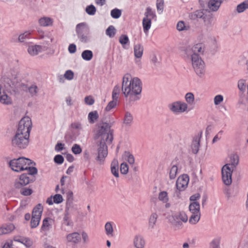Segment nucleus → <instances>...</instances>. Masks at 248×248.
<instances>
[{"instance_id":"4d7b16f0","label":"nucleus","mask_w":248,"mask_h":248,"mask_svg":"<svg viewBox=\"0 0 248 248\" xmlns=\"http://www.w3.org/2000/svg\"><path fill=\"white\" fill-rule=\"evenodd\" d=\"M129 42V38L126 35H121L119 37V42L122 45L126 44Z\"/></svg>"},{"instance_id":"e2e57ef3","label":"nucleus","mask_w":248,"mask_h":248,"mask_svg":"<svg viewBox=\"0 0 248 248\" xmlns=\"http://www.w3.org/2000/svg\"><path fill=\"white\" fill-rule=\"evenodd\" d=\"M32 189L28 188H24L21 189L20 193L24 196H29L32 194Z\"/></svg>"},{"instance_id":"0e129e2a","label":"nucleus","mask_w":248,"mask_h":248,"mask_svg":"<svg viewBox=\"0 0 248 248\" xmlns=\"http://www.w3.org/2000/svg\"><path fill=\"white\" fill-rule=\"evenodd\" d=\"M63 201L62 197L60 194H56L53 197V202L55 203H60Z\"/></svg>"},{"instance_id":"4be33fe9","label":"nucleus","mask_w":248,"mask_h":248,"mask_svg":"<svg viewBox=\"0 0 248 248\" xmlns=\"http://www.w3.org/2000/svg\"><path fill=\"white\" fill-rule=\"evenodd\" d=\"M134 55L137 58H140L143 52V47L140 44L134 45Z\"/></svg>"},{"instance_id":"473e14b6","label":"nucleus","mask_w":248,"mask_h":248,"mask_svg":"<svg viewBox=\"0 0 248 248\" xmlns=\"http://www.w3.org/2000/svg\"><path fill=\"white\" fill-rule=\"evenodd\" d=\"M248 9V0H246L240 4H238L236 7V11L238 13L243 12L246 9Z\"/></svg>"},{"instance_id":"423d86ee","label":"nucleus","mask_w":248,"mask_h":248,"mask_svg":"<svg viewBox=\"0 0 248 248\" xmlns=\"http://www.w3.org/2000/svg\"><path fill=\"white\" fill-rule=\"evenodd\" d=\"M190 57L192 67L196 74L200 77H203L205 72L203 61L198 54L192 55V57Z\"/></svg>"},{"instance_id":"f03ea898","label":"nucleus","mask_w":248,"mask_h":248,"mask_svg":"<svg viewBox=\"0 0 248 248\" xmlns=\"http://www.w3.org/2000/svg\"><path fill=\"white\" fill-rule=\"evenodd\" d=\"M142 90L141 82L138 78H132L126 74L123 78L122 91L125 97H131L140 93Z\"/></svg>"},{"instance_id":"f257e3e1","label":"nucleus","mask_w":248,"mask_h":248,"mask_svg":"<svg viewBox=\"0 0 248 248\" xmlns=\"http://www.w3.org/2000/svg\"><path fill=\"white\" fill-rule=\"evenodd\" d=\"M93 138L97 146L96 160L103 164L108 153L107 145L111 144L113 139L111 125L107 123L100 124L94 131Z\"/></svg>"},{"instance_id":"c03bdc74","label":"nucleus","mask_w":248,"mask_h":248,"mask_svg":"<svg viewBox=\"0 0 248 248\" xmlns=\"http://www.w3.org/2000/svg\"><path fill=\"white\" fill-rule=\"evenodd\" d=\"M41 218L32 217L31 221V228L37 227L40 221Z\"/></svg>"},{"instance_id":"f3484780","label":"nucleus","mask_w":248,"mask_h":248,"mask_svg":"<svg viewBox=\"0 0 248 248\" xmlns=\"http://www.w3.org/2000/svg\"><path fill=\"white\" fill-rule=\"evenodd\" d=\"M15 229V225L12 223H6L0 225V235L10 233Z\"/></svg>"},{"instance_id":"2eb2a0df","label":"nucleus","mask_w":248,"mask_h":248,"mask_svg":"<svg viewBox=\"0 0 248 248\" xmlns=\"http://www.w3.org/2000/svg\"><path fill=\"white\" fill-rule=\"evenodd\" d=\"M204 48L203 45L199 43L193 46L192 47H187L186 50V53L187 56L192 57V55L195 54H198V53H202L204 51Z\"/></svg>"},{"instance_id":"f8f14e48","label":"nucleus","mask_w":248,"mask_h":248,"mask_svg":"<svg viewBox=\"0 0 248 248\" xmlns=\"http://www.w3.org/2000/svg\"><path fill=\"white\" fill-rule=\"evenodd\" d=\"M33 174H29L28 173H23L20 176L19 178L16 180L15 182V187L16 188H20L23 186H26L29 184L32 180L30 177L29 175H33Z\"/></svg>"},{"instance_id":"37998d69","label":"nucleus","mask_w":248,"mask_h":248,"mask_svg":"<svg viewBox=\"0 0 248 248\" xmlns=\"http://www.w3.org/2000/svg\"><path fill=\"white\" fill-rule=\"evenodd\" d=\"M120 93V88L118 85H116L113 90L112 97V99H118L119 95Z\"/></svg>"},{"instance_id":"7ed1b4c3","label":"nucleus","mask_w":248,"mask_h":248,"mask_svg":"<svg viewBox=\"0 0 248 248\" xmlns=\"http://www.w3.org/2000/svg\"><path fill=\"white\" fill-rule=\"evenodd\" d=\"M32 163L31 160L25 157H19L10 161L9 165L11 169L15 171H21L27 170L29 174H36L37 169L35 167H30Z\"/></svg>"},{"instance_id":"603ef678","label":"nucleus","mask_w":248,"mask_h":248,"mask_svg":"<svg viewBox=\"0 0 248 248\" xmlns=\"http://www.w3.org/2000/svg\"><path fill=\"white\" fill-rule=\"evenodd\" d=\"M111 16L114 18H118L121 16V11L118 9H114L111 10Z\"/></svg>"},{"instance_id":"c9c22d12","label":"nucleus","mask_w":248,"mask_h":248,"mask_svg":"<svg viewBox=\"0 0 248 248\" xmlns=\"http://www.w3.org/2000/svg\"><path fill=\"white\" fill-rule=\"evenodd\" d=\"M105 231L106 232V234L108 236H113V229L112 227V225L111 222H108L106 223L105 226Z\"/></svg>"},{"instance_id":"69168bd1","label":"nucleus","mask_w":248,"mask_h":248,"mask_svg":"<svg viewBox=\"0 0 248 248\" xmlns=\"http://www.w3.org/2000/svg\"><path fill=\"white\" fill-rule=\"evenodd\" d=\"M54 160L55 163L61 164L63 162L64 159L62 155H58L54 157Z\"/></svg>"},{"instance_id":"680f3d73","label":"nucleus","mask_w":248,"mask_h":248,"mask_svg":"<svg viewBox=\"0 0 248 248\" xmlns=\"http://www.w3.org/2000/svg\"><path fill=\"white\" fill-rule=\"evenodd\" d=\"M84 101L85 103L88 105H92L94 103V100L93 98L91 95L85 97L84 98Z\"/></svg>"},{"instance_id":"49530a36","label":"nucleus","mask_w":248,"mask_h":248,"mask_svg":"<svg viewBox=\"0 0 248 248\" xmlns=\"http://www.w3.org/2000/svg\"><path fill=\"white\" fill-rule=\"evenodd\" d=\"M203 21L205 25L210 26L212 24L213 18L210 15H205L203 17Z\"/></svg>"},{"instance_id":"5fc2aeb1","label":"nucleus","mask_w":248,"mask_h":248,"mask_svg":"<svg viewBox=\"0 0 248 248\" xmlns=\"http://www.w3.org/2000/svg\"><path fill=\"white\" fill-rule=\"evenodd\" d=\"M120 171L121 173L126 174L128 171V166L126 163H123L120 166Z\"/></svg>"},{"instance_id":"20e7f679","label":"nucleus","mask_w":248,"mask_h":248,"mask_svg":"<svg viewBox=\"0 0 248 248\" xmlns=\"http://www.w3.org/2000/svg\"><path fill=\"white\" fill-rule=\"evenodd\" d=\"M238 156L233 155L230 157V163L224 165L222 168V179L225 185L229 186L232 184V172L238 164Z\"/></svg>"},{"instance_id":"c85d7f7f","label":"nucleus","mask_w":248,"mask_h":248,"mask_svg":"<svg viewBox=\"0 0 248 248\" xmlns=\"http://www.w3.org/2000/svg\"><path fill=\"white\" fill-rule=\"evenodd\" d=\"M99 116L97 111L90 112L88 116L89 122L90 124L94 123L98 119Z\"/></svg>"},{"instance_id":"c756f323","label":"nucleus","mask_w":248,"mask_h":248,"mask_svg":"<svg viewBox=\"0 0 248 248\" xmlns=\"http://www.w3.org/2000/svg\"><path fill=\"white\" fill-rule=\"evenodd\" d=\"M185 99L187 105H192L194 104L195 96L192 93H186L185 96Z\"/></svg>"},{"instance_id":"09e8293b","label":"nucleus","mask_w":248,"mask_h":248,"mask_svg":"<svg viewBox=\"0 0 248 248\" xmlns=\"http://www.w3.org/2000/svg\"><path fill=\"white\" fill-rule=\"evenodd\" d=\"M96 11V8L93 5H90L86 8V12L89 15H94Z\"/></svg>"},{"instance_id":"72a5a7b5","label":"nucleus","mask_w":248,"mask_h":248,"mask_svg":"<svg viewBox=\"0 0 248 248\" xmlns=\"http://www.w3.org/2000/svg\"><path fill=\"white\" fill-rule=\"evenodd\" d=\"M81 57L84 60L90 61L93 57V53L91 50H86L82 52Z\"/></svg>"},{"instance_id":"58836bf2","label":"nucleus","mask_w":248,"mask_h":248,"mask_svg":"<svg viewBox=\"0 0 248 248\" xmlns=\"http://www.w3.org/2000/svg\"><path fill=\"white\" fill-rule=\"evenodd\" d=\"M178 171V168L176 166L173 165L170 169L169 172V177L170 179L175 178Z\"/></svg>"},{"instance_id":"bb28decb","label":"nucleus","mask_w":248,"mask_h":248,"mask_svg":"<svg viewBox=\"0 0 248 248\" xmlns=\"http://www.w3.org/2000/svg\"><path fill=\"white\" fill-rule=\"evenodd\" d=\"M158 218V215L156 213H153L149 217V228L150 229H153L157 221Z\"/></svg>"},{"instance_id":"dca6fc26","label":"nucleus","mask_w":248,"mask_h":248,"mask_svg":"<svg viewBox=\"0 0 248 248\" xmlns=\"http://www.w3.org/2000/svg\"><path fill=\"white\" fill-rule=\"evenodd\" d=\"M0 85L2 87L3 91L8 93H11L15 88L13 82L9 78H4Z\"/></svg>"},{"instance_id":"a878e982","label":"nucleus","mask_w":248,"mask_h":248,"mask_svg":"<svg viewBox=\"0 0 248 248\" xmlns=\"http://www.w3.org/2000/svg\"><path fill=\"white\" fill-rule=\"evenodd\" d=\"M39 23L41 26H48L52 25L53 20L48 17H43L39 19Z\"/></svg>"},{"instance_id":"9d476101","label":"nucleus","mask_w":248,"mask_h":248,"mask_svg":"<svg viewBox=\"0 0 248 248\" xmlns=\"http://www.w3.org/2000/svg\"><path fill=\"white\" fill-rule=\"evenodd\" d=\"M189 182V177L186 174H183L180 176L176 183L177 190L175 194L177 197H179L180 191H184L187 187Z\"/></svg>"},{"instance_id":"5701e85b","label":"nucleus","mask_w":248,"mask_h":248,"mask_svg":"<svg viewBox=\"0 0 248 248\" xmlns=\"http://www.w3.org/2000/svg\"><path fill=\"white\" fill-rule=\"evenodd\" d=\"M200 208L198 202H191L189 205V209L191 214H200Z\"/></svg>"},{"instance_id":"774afa93","label":"nucleus","mask_w":248,"mask_h":248,"mask_svg":"<svg viewBox=\"0 0 248 248\" xmlns=\"http://www.w3.org/2000/svg\"><path fill=\"white\" fill-rule=\"evenodd\" d=\"M30 35V33L28 32H25L24 33L21 34L18 36V41L20 42H23L24 41V40L28 37Z\"/></svg>"},{"instance_id":"79ce46f5","label":"nucleus","mask_w":248,"mask_h":248,"mask_svg":"<svg viewBox=\"0 0 248 248\" xmlns=\"http://www.w3.org/2000/svg\"><path fill=\"white\" fill-rule=\"evenodd\" d=\"M28 90L31 96H34L37 95L38 89L36 85H32L29 88Z\"/></svg>"},{"instance_id":"ea45409f","label":"nucleus","mask_w":248,"mask_h":248,"mask_svg":"<svg viewBox=\"0 0 248 248\" xmlns=\"http://www.w3.org/2000/svg\"><path fill=\"white\" fill-rule=\"evenodd\" d=\"M116 29L113 26H109L106 30V34L109 37H113L116 34Z\"/></svg>"},{"instance_id":"cd10ccee","label":"nucleus","mask_w":248,"mask_h":248,"mask_svg":"<svg viewBox=\"0 0 248 248\" xmlns=\"http://www.w3.org/2000/svg\"><path fill=\"white\" fill-rule=\"evenodd\" d=\"M151 18H147V17H144L142 20V26L143 31L145 33H147L151 26Z\"/></svg>"},{"instance_id":"a18cd8bd","label":"nucleus","mask_w":248,"mask_h":248,"mask_svg":"<svg viewBox=\"0 0 248 248\" xmlns=\"http://www.w3.org/2000/svg\"><path fill=\"white\" fill-rule=\"evenodd\" d=\"M177 29L179 31L187 30L189 29V26H186L183 21H180L177 24Z\"/></svg>"},{"instance_id":"7c9ffc66","label":"nucleus","mask_w":248,"mask_h":248,"mask_svg":"<svg viewBox=\"0 0 248 248\" xmlns=\"http://www.w3.org/2000/svg\"><path fill=\"white\" fill-rule=\"evenodd\" d=\"M199 146L200 139L198 138H196L193 140L191 144V149L193 154H196L198 152Z\"/></svg>"},{"instance_id":"de8ad7c7","label":"nucleus","mask_w":248,"mask_h":248,"mask_svg":"<svg viewBox=\"0 0 248 248\" xmlns=\"http://www.w3.org/2000/svg\"><path fill=\"white\" fill-rule=\"evenodd\" d=\"M144 15H145L144 17H147V18H151V19H152L155 16V13L152 11V9L149 7L147 8L146 11Z\"/></svg>"},{"instance_id":"864d4df0","label":"nucleus","mask_w":248,"mask_h":248,"mask_svg":"<svg viewBox=\"0 0 248 248\" xmlns=\"http://www.w3.org/2000/svg\"><path fill=\"white\" fill-rule=\"evenodd\" d=\"M238 87L241 91L244 92L246 87V80L244 79L239 80L238 82Z\"/></svg>"},{"instance_id":"6e6d98bb","label":"nucleus","mask_w":248,"mask_h":248,"mask_svg":"<svg viewBox=\"0 0 248 248\" xmlns=\"http://www.w3.org/2000/svg\"><path fill=\"white\" fill-rule=\"evenodd\" d=\"M205 15L203 14V12L201 10H197L194 12L193 15H192V17L194 18H202L203 19V17Z\"/></svg>"},{"instance_id":"e433bc0d","label":"nucleus","mask_w":248,"mask_h":248,"mask_svg":"<svg viewBox=\"0 0 248 248\" xmlns=\"http://www.w3.org/2000/svg\"><path fill=\"white\" fill-rule=\"evenodd\" d=\"M69 209H66L65 210V213L63 218V223L62 224L63 225H65L66 226H72L73 223L71 221V219H70V217H69V214L68 212V210Z\"/></svg>"},{"instance_id":"ddd939ff","label":"nucleus","mask_w":248,"mask_h":248,"mask_svg":"<svg viewBox=\"0 0 248 248\" xmlns=\"http://www.w3.org/2000/svg\"><path fill=\"white\" fill-rule=\"evenodd\" d=\"M81 235L77 232H74L67 234L65 236V242L66 244L77 245L81 241Z\"/></svg>"},{"instance_id":"412c9836","label":"nucleus","mask_w":248,"mask_h":248,"mask_svg":"<svg viewBox=\"0 0 248 248\" xmlns=\"http://www.w3.org/2000/svg\"><path fill=\"white\" fill-rule=\"evenodd\" d=\"M43 211V206L41 204H38L33 209L32 217L41 218Z\"/></svg>"},{"instance_id":"052dcab7","label":"nucleus","mask_w":248,"mask_h":248,"mask_svg":"<svg viewBox=\"0 0 248 248\" xmlns=\"http://www.w3.org/2000/svg\"><path fill=\"white\" fill-rule=\"evenodd\" d=\"M64 77L68 80H72L74 78V73L71 70H67L64 75Z\"/></svg>"},{"instance_id":"9b49d317","label":"nucleus","mask_w":248,"mask_h":248,"mask_svg":"<svg viewBox=\"0 0 248 248\" xmlns=\"http://www.w3.org/2000/svg\"><path fill=\"white\" fill-rule=\"evenodd\" d=\"M169 108L174 113H181L187 111L188 106L186 102L178 101L170 104Z\"/></svg>"},{"instance_id":"13d9d810","label":"nucleus","mask_w":248,"mask_h":248,"mask_svg":"<svg viewBox=\"0 0 248 248\" xmlns=\"http://www.w3.org/2000/svg\"><path fill=\"white\" fill-rule=\"evenodd\" d=\"M73 201V193L72 192L69 191L67 194V202L66 203V209H69L70 204Z\"/></svg>"},{"instance_id":"1a4fd4ad","label":"nucleus","mask_w":248,"mask_h":248,"mask_svg":"<svg viewBox=\"0 0 248 248\" xmlns=\"http://www.w3.org/2000/svg\"><path fill=\"white\" fill-rule=\"evenodd\" d=\"M31 126V118L29 117H24L19 121L16 132L30 135Z\"/></svg>"},{"instance_id":"6e6552de","label":"nucleus","mask_w":248,"mask_h":248,"mask_svg":"<svg viewBox=\"0 0 248 248\" xmlns=\"http://www.w3.org/2000/svg\"><path fill=\"white\" fill-rule=\"evenodd\" d=\"M169 222L173 226L179 227L181 226L183 223H186L188 221V217L184 211H180L174 215L168 217Z\"/></svg>"},{"instance_id":"39448f33","label":"nucleus","mask_w":248,"mask_h":248,"mask_svg":"<svg viewBox=\"0 0 248 248\" xmlns=\"http://www.w3.org/2000/svg\"><path fill=\"white\" fill-rule=\"evenodd\" d=\"M30 135L16 132L11 141L12 145L20 149L26 148L29 145Z\"/></svg>"},{"instance_id":"a211bd4d","label":"nucleus","mask_w":248,"mask_h":248,"mask_svg":"<svg viewBox=\"0 0 248 248\" xmlns=\"http://www.w3.org/2000/svg\"><path fill=\"white\" fill-rule=\"evenodd\" d=\"M54 220L49 217L45 218L43 221L41 226V230L43 232H48L51 228Z\"/></svg>"},{"instance_id":"bf43d9fd","label":"nucleus","mask_w":248,"mask_h":248,"mask_svg":"<svg viewBox=\"0 0 248 248\" xmlns=\"http://www.w3.org/2000/svg\"><path fill=\"white\" fill-rule=\"evenodd\" d=\"M223 100V96L222 95H216L214 99V104L216 105H218L220 104Z\"/></svg>"},{"instance_id":"4c0bfd02","label":"nucleus","mask_w":248,"mask_h":248,"mask_svg":"<svg viewBox=\"0 0 248 248\" xmlns=\"http://www.w3.org/2000/svg\"><path fill=\"white\" fill-rule=\"evenodd\" d=\"M201 214H192L190 217L189 222L191 224H196L200 219Z\"/></svg>"},{"instance_id":"aec40b11","label":"nucleus","mask_w":248,"mask_h":248,"mask_svg":"<svg viewBox=\"0 0 248 248\" xmlns=\"http://www.w3.org/2000/svg\"><path fill=\"white\" fill-rule=\"evenodd\" d=\"M222 0H210L208 2V7L212 11H217L219 8Z\"/></svg>"},{"instance_id":"b1692460","label":"nucleus","mask_w":248,"mask_h":248,"mask_svg":"<svg viewBox=\"0 0 248 248\" xmlns=\"http://www.w3.org/2000/svg\"><path fill=\"white\" fill-rule=\"evenodd\" d=\"M42 50V46L39 45L30 46L28 47V51L31 56L37 55Z\"/></svg>"},{"instance_id":"f704fd0d","label":"nucleus","mask_w":248,"mask_h":248,"mask_svg":"<svg viewBox=\"0 0 248 248\" xmlns=\"http://www.w3.org/2000/svg\"><path fill=\"white\" fill-rule=\"evenodd\" d=\"M158 199L162 202H167L169 200L168 193L165 191L160 192L158 194Z\"/></svg>"},{"instance_id":"a19ab883","label":"nucleus","mask_w":248,"mask_h":248,"mask_svg":"<svg viewBox=\"0 0 248 248\" xmlns=\"http://www.w3.org/2000/svg\"><path fill=\"white\" fill-rule=\"evenodd\" d=\"M118 103V99H112V100L110 101L107 107H106L105 110L107 111H109L111 109L116 107Z\"/></svg>"},{"instance_id":"6ab92c4d","label":"nucleus","mask_w":248,"mask_h":248,"mask_svg":"<svg viewBox=\"0 0 248 248\" xmlns=\"http://www.w3.org/2000/svg\"><path fill=\"white\" fill-rule=\"evenodd\" d=\"M134 246L136 248H143L145 246V241L141 235H137L133 241Z\"/></svg>"},{"instance_id":"3c124183","label":"nucleus","mask_w":248,"mask_h":248,"mask_svg":"<svg viewBox=\"0 0 248 248\" xmlns=\"http://www.w3.org/2000/svg\"><path fill=\"white\" fill-rule=\"evenodd\" d=\"M72 151L74 154L78 155L82 152V149L78 144H75L72 148Z\"/></svg>"},{"instance_id":"8fccbe9b","label":"nucleus","mask_w":248,"mask_h":248,"mask_svg":"<svg viewBox=\"0 0 248 248\" xmlns=\"http://www.w3.org/2000/svg\"><path fill=\"white\" fill-rule=\"evenodd\" d=\"M124 155L127 157V161L131 164L133 165L135 162V158L134 156L129 152H125Z\"/></svg>"},{"instance_id":"4468645a","label":"nucleus","mask_w":248,"mask_h":248,"mask_svg":"<svg viewBox=\"0 0 248 248\" xmlns=\"http://www.w3.org/2000/svg\"><path fill=\"white\" fill-rule=\"evenodd\" d=\"M7 93V92L3 91L2 87L0 85V103L5 106L12 105L13 99Z\"/></svg>"},{"instance_id":"338daca9","label":"nucleus","mask_w":248,"mask_h":248,"mask_svg":"<svg viewBox=\"0 0 248 248\" xmlns=\"http://www.w3.org/2000/svg\"><path fill=\"white\" fill-rule=\"evenodd\" d=\"M156 7L157 10L162 12L164 7V0H157Z\"/></svg>"},{"instance_id":"393cba45","label":"nucleus","mask_w":248,"mask_h":248,"mask_svg":"<svg viewBox=\"0 0 248 248\" xmlns=\"http://www.w3.org/2000/svg\"><path fill=\"white\" fill-rule=\"evenodd\" d=\"M111 171L113 175L118 178L119 176L118 171V162L117 160H113L111 164Z\"/></svg>"},{"instance_id":"2f4dec72","label":"nucleus","mask_w":248,"mask_h":248,"mask_svg":"<svg viewBox=\"0 0 248 248\" xmlns=\"http://www.w3.org/2000/svg\"><path fill=\"white\" fill-rule=\"evenodd\" d=\"M133 116L129 112H126L124 119V124L126 126H130L133 122Z\"/></svg>"},{"instance_id":"0eeeda50","label":"nucleus","mask_w":248,"mask_h":248,"mask_svg":"<svg viewBox=\"0 0 248 248\" xmlns=\"http://www.w3.org/2000/svg\"><path fill=\"white\" fill-rule=\"evenodd\" d=\"M76 31L78 38L81 42L87 43L88 41L90 30L86 23L78 24L76 26Z\"/></svg>"}]
</instances>
